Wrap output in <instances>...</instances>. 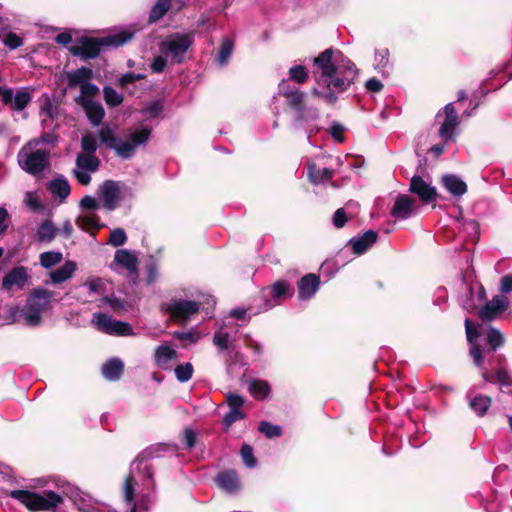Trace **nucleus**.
Instances as JSON below:
<instances>
[{
	"mask_svg": "<svg viewBox=\"0 0 512 512\" xmlns=\"http://www.w3.org/2000/svg\"><path fill=\"white\" fill-rule=\"evenodd\" d=\"M358 75L355 64L340 50L328 48L313 59V78L317 84L312 94L328 104L338 100Z\"/></svg>",
	"mask_w": 512,
	"mask_h": 512,
	"instance_id": "1",
	"label": "nucleus"
},
{
	"mask_svg": "<svg viewBox=\"0 0 512 512\" xmlns=\"http://www.w3.org/2000/svg\"><path fill=\"white\" fill-rule=\"evenodd\" d=\"M57 491L44 490L42 493H36L29 490H12L8 495L24 505L28 510L36 511H55L63 504V497L70 498L75 506L83 512H96L92 498L70 483L58 479L55 482Z\"/></svg>",
	"mask_w": 512,
	"mask_h": 512,
	"instance_id": "2",
	"label": "nucleus"
},
{
	"mask_svg": "<svg viewBox=\"0 0 512 512\" xmlns=\"http://www.w3.org/2000/svg\"><path fill=\"white\" fill-rule=\"evenodd\" d=\"M305 93L300 89L291 86L288 82L282 81L279 84L278 94L273 98L274 113L278 114L277 103L285 106L294 112L292 127L296 131L304 130L307 133V140L310 143L311 135L318 132L316 124L319 119L317 108L308 107L305 104Z\"/></svg>",
	"mask_w": 512,
	"mask_h": 512,
	"instance_id": "3",
	"label": "nucleus"
},
{
	"mask_svg": "<svg viewBox=\"0 0 512 512\" xmlns=\"http://www.w3.org/2000/svg\"><path fill=\"white\" fill-rule=\"evenodd\" d=\"M154 458V449L142 451L131 463L129 473L123 484V499L125 503H132L136 490L143 494L155 490L153 467L151 460Z\"/></svg>",
	"mask_w": 512,
	"mask_h": 512,
	"instance_id": "4",
	"label": "nucleus"
},
{
	"mask_svg": "<svg viewBox=\"0 0 512 512\" xmlns=\"http://www.w3.org/2000/svg\"><path fill=\"white\" fill-rule=\"evenodd\" d=\"M151 132V128L147 126L139 129H128L124 138H119L110 128L105 127L99 130L98 135L100 142L106 148L113 150L122 159H130L134 156L139 146L145 145L148 142Z\"/></svg>",
	"mask_w": 512,
	"mask_h": 512,
	"instance_id": "5",
	"label": "nucleus"
},
{
	"mask_svg": "<svg viewBox=\"0 0 512 512\" xmlns=\"http://www.w3.org/2000/svg\"><path fill=\"white\" fill-rule=\"evenodd\" d=\"M465 330L467 341L470 344V355L474 364L479 368L483 367L484 359L493 356L494 352L504 345V335L496 328L490 327L486 338L479 340L480 334L477 326L467 318L465 320Z\"/></svg>",
	"mask_w": 512,
	"mask_h": 512,
	"instance_id": "6",
	"label": "nucleus"
},
{
	"mask_svg": "<svg viewBox=\"0 0 512 512\" xmlns=\"http://www.w3.org/2000/svg\"><path fill=\"white\" fill-rule=\"evenodd\" d=\"M134 33L135 31L125 29L102 39L82 37L76 44L70 46L68 50L73 56H78L83 60L95 59L103 47L124 45L133 38Z\"/></svg>",
	"mask_w": 512,
	"mask_h": 512,
	"instance_id": "7",
	"label": "nucleus"
},
{
	"mask_svg": "<svg viewBox=\"0 0 512 512\" xmlns=\"http://www.w3.org/2000/svg\"><path fill=\"white\" fill-rule=\"evenodd\" d=\"M52 297L51 291L35 288L28 295L26 304L22 308H16L13 314H19L28 326H39L42 321V313L49 309Z\"/></svg>",
	"mask_w": 512,
	"mask_h": 512,
	"instance_id": "8",
	"label": "nucleus"
},
{
	"mask_svg": "<svg viewBox=\"0 0 512 512\" xmlns=\"http://www.w3.org/2000/svg\"><path fill=\"white\" fill-rule=\"evenodd\" d=\"M133 190L127 184L106 180L98 188V198L102 206L108 211H114L124 200L132 199Z\"/></svg>",
	"mask_w": 512,
	"mask_h": 512,
	"instance_id": "9",
	"label": "nucleus"
},
{
	"mask_svg": "<svg viewBox=\"0 0 512 512\" xmlns=\"http://www.w3.org/2000/svg\"><path fill=\"white\" fill-rule=\"evenodd\" d=\"M194 43L193 33H173L168 35L160 43V51L171 60L180 64L185 59V54Z\"/></svg>",
	"mask_w": 512,
	"mask_h": 512,
	"instance_id": "10",
	"label": "nucleus"
},
{
	"mask_svg": "<svg viewBox=\"0 0 512 512\" xmlns=\"http://www.w3.org/2000/svg\"><path fill=\"white\" fill-rule=\"evenodd\" d=\"M200 305L199 300L171 298L161 304V310L169 314L177 323L185 324L199 312Z\"/></svg>",
	"mask_w": 512,
	"mask_h": 512,
	"instance_id": "11",
	"label": "nucleus"
},
{
	"mask_svg": "<svg viewBox=\"0 0 512 512\" xmlns=\"http://www.w3.org/2000/svg\"><path fill=\"white\" fill-rule=\"evenodd\" d=\"M18 164L25 172L31 175L42 173L49 164V152L43 149L28 152L27 147L19 151Z\"/></svg>",
	"mask_w": 512,
	"mask_h": 512,
	"instance_id": "12",
	"label": "nucleus"
},
{
	"mask_svg": "<svg viewBox=\"0 0 512 512\" xmlns=\"http://www.w3.org/2000/svg\"><path fill=\"white\" fill-rule=\"evenodd\" d=\"M66 76L69 88H80V94L78 96L99 94V87L90 82L93 78V71L91 68L82 66L76 70L67 72Z\"/></svg>",
	"mask_w": 512,
	"mask_h": 512,
	"instance_id": "13",
	"label": "nucleus"
},
{
	"mask_svg": "<svg viewBox=\"0 0 512 512\" xmlns=\"http://www.w3.org/2000/svg\"><path fill=\"white\" fill-rule=\"evenodd\" d=\"M32 100L29 87H21L14 91L12 88L0 86V101L14 111H23Z\"/></svg>",
	"mask_w": 512,
	"mask_h": 512,
	"instance_id": "14",
	"label": "nucleus"
},
{
	"mask_svg": "<svg viewBox=\"0 0 512 512\" xmlns=\"http://www.w3.org/2000/svg\"><path fill=\"white\" fill-rule=\"evenodd\" d=\"M100 160L92 154L79 153L76 157V166L73 170L74 177L82 185L91 182V174L98 171Z\"/></svg>",
	"mask_w": 512,
	"mask_h": 512,
	"instance_id": "15",
	"label": "nucleus"
},
{
	"mask_svg": "<svg viewBox=\"0 0 512 512\" xmlns=\"http://www.w3.org/2000/svg\"><path fill=\"white\" fill-rule=\"evenodd\" d=\"M444 115V120L438 130L439 137L444 143L453 141L456 136V128L459 124V117L453 103H448L440 110L436 117Z\"/></svg>",
	"mask_w": 512,
	"mask_h": 512,
	"instance_id": "16",
	"label": "nucleus"
},
{
	"mask_svg": "<svg viewBox=\"0 0 512 512\" xmlns=\"http://www.w3.org/2000/svg\"><path fill=\"white\" fill-rule=\"evenodd\" d=\"M99 94H91L90 96H77L76 103L81 106L92 126H99L105 117L103 105L96 101L95 98Z\"/></svg>",
	"mask_w": 512,
	"mask_h": 512,
	"instance_id": "17",
	"label": "nucleus"
},
{
	"mask_svg": "<svg viewBox=\"0 0 512 512\" xmlns=\"http://www.w3.org/2000/svg\"><path fill=\"white\" fill-rule=\"evenodd\" d=\"M30 274L25 266H15L2 278L1 287L4 291L23 290L29 283Z\"/></svg>",
	"mask_w": 512,
	"mask_h": 512,
	"instance_id": "18",
	"label": "nucleus"
},
{
	"mask_svg": "<svg viewBox=\"0 0 512 512\" xmlns=\"http://www.w3.org/2000/svg\"><path fill=\"white\" fill-rule=\"evenodd\" d=\"M510 305L505 295H495L478 311V316L483 322H489L498 318Z\"/></svg>",
	"mask_w": 512,
	"mask_h": 512,
	"instance_id": "19",
	"label": "nucleus"
},
{
	"mask_svg": "<svg viewBox=\"0 0 512 512\" xmlns=\"http://www.w3.org/2000/svg\"><path fill=\"white\" fill-rule=\"evenodd\" d=\"M226 402L229 406V411L223 418V427L225 431H228L235 422L245 418V413L241 410L245 399L238 394L229 393L226 396Z\"/></svg>",
	"mask_w": 512,
	"mask_h": 512,
	"instance_id": "20",
	"label": "nucleus"
},
{
	"mask_svg": "<svg viewBox=\"0 0 512 512\" xmlns=\"http://www.w3.org/2000/svg\"><path fill=\"white\" fill-rule=\"evenodd\" d=\"M417 213L415 199L408 195H398L391 209V216L396 220H406Z\"/></svg>",
	"mask_w": 512,
	"mask_h": 512,
	"instance_id": "21",
	"label": "nucleus"
},
{
	"mask_svg": "<svg viewBox=\"0 0 512 512\" xmlns=\"http://www.w3.org/2000/svg\"><path fill=\"white\" fill-rule=\"evenodd\" d=\"M409 191L416 194L424 203H430L437 197L436 188L418 175L411 178Z\"/></svg>",
	"mask_w": 512,
	"mask_h": 512,
	"instance_id": "22",
	"label": "nucleus"
},
{
	"mask_svg": "<svg viewBox=\"0 0 512 512\" xmlns=\"http://www.w3.org/2000/svg\"><path fill=\"white\" fill-rule=\"evenodd\" d=\"M298 297L301 301L311 299L320 287V278L316 274H306L298 281Z\"/></svg>",
	"mask_w": 512,
	"mask_h": 512,
	"instance_id": "23",
	"label": "nucleus"
},
{
	"mask_svg": "<svg viewBox=\"0 0 512 512\" xmlns=\"http://www.w3.org/2000/svg\"><path fill=\"white\" fill-rule=\"evenodd\" d=\"M215 482L221 490L228 494H235L241 488L238 474L234 470L220 471L215 478Z\"/></svg>",
	"mask_w": 512,
	"mask_h": 512,
	"instance_id": "24",
	"label": "nucleus"
},
{
	"mask_svg": "<svg viewBox=\"0 0 512 512\" xmlns=\"http://www.w3.org/2000/svg\"><path fill=\"white\" fill-rule=\"evenodd\" d=\"M377 238V232L374 230H367L362 235L351 238L349 240V245H351L354 254L362 255L377 241Z\"/></svg>",
	"mask_w": 512,
	"mask_h": 512,
	"instance_id": "25",
	"label": "nucleus"
},
{
	"mask_svg": "<svg viewBox=\"0 0 512 512\" xmlns=\"http://www.w3.org/2000/svg\"><path fill=\"white\" fill-rule=\"evenodd\" d=\"M137 262L136 255L129 250L119 249L115 252L113 263L125 269L130 275L137 274Z\"/></svg>",
	"mask_w": 512,
	"mask_h": 512,
	"instance_id": "26",
	"label": "nucleus"
},
{
	"mask_svg": "<svg viewBox=\"0 0 512 512\" xmlns=\"http://www.w3.org/2000/svg\"><path fill=\"white\" fill-rule=\"evenodd\" d=\"M123 370L124 363L120 358L117 357L107 360L101 368L103 377L109 381H116L120 379Z\"/></svg>",
	"mask_w": 512,
	"mask_h": 512,
	"instance_id": "27",
	"label": "nucleus"
},
{
	"mask_svg": "<svg viewBox=\"0 0 512 512\" xmlns=\"http://www.w3.org/2000/svg\"><path fill=\"white\" fill-rule=\"evenodd\" d=\"M47 189L53 196L58 197L61 201L65 200L71 192L70 184L63 175L53 178L48 183Z\"/></svg>",
	"mask_w": 512,
	"mask_h": 512,
	"instance_id": "28",
	"label": "nucleus"
},
{
	"mask_svg": "<svg viewBox=\"0 0 512 512\" xmlns=\"http://www.w3.org/2000/svg\"><path fill=\"white\" fill-rule=\"evenodd\" d=\"M177 358V352L167 344H162L156 347L154 352L155 364L162 368L167 369L172 360Z\"/></svg>",
	"mask_w": 512,
	"mask_h": 512,
	"instance_id": "29",
	"label": "nucleus"
},
{
	"mask_svg": "<svg viewBox=\"0 0 512 512\" xmlns=\"http://www.w3.org/2000/svg\"><path fill=\"white\" fill-rule=\"evenodd\" d=\"M307 170L309 181L315 185L324 183L333 177L331 169L326 167L320 168L312 161H308Z\"/></svg>",
	"mask_w": 512,
	"mask_h": 512,
	"instance_id": "30",
	"label": "nucleus"
},
{
	"mask_svg": "<svg viewBox=\"0 0 512 512\" xmlns=\"http://www.w3.org/2000/svg\"><path fill=\"white\" fill-rule=\"evenodd\" d=\"M76 270V263L68 260L61 267L50 273V282L52 284H61L72 278Z\"/></svg>",
	"mask_w": 512,
	"mask_h": 512,
	"instance_id": "31",
	"label": "nucleus"
},
{
	"mask_svg": "<svg viewBox=\"0 0 512 512\" xmlns=\"http://www.w3.org/2000/svg\"><path fill=\"white\" fill-rule=\"evenodd\" d=\"M443 186L453 196L460 197L467 192L466 183L458 176L448 174L442 177Z\"/></svg>",
	"mask_w": 512,
	"mask_h": 512,
	"instance_id": "32",
	"label": "nucleus"
},
{
	"mask_svg": "<svg viewBox=\"0 0 512 512\" xmlns=\"http://www.w3.org/2000/svg\"><path fill=\"white\" fill-rule=\"evenodd\" d=\"M467 398L469 399V407L477 416L483 417L486 415L492 403V399L490 397L482 394L471 396L470 392H468Z\"/></svg>",
	"mask_w": 512,
	"mask_h": 512,
	"instance_id": "33",
	"label": "nucleus"
},
{
	"mask_svg": "<svg viewBox=\"0 0 512 512\" xmlns=\"http://www.w3.org/2000/svg\"><path fill=\"white\" fill-rule=\"evenodd\" d=\"M250 394L257 400L267 398L271 392L269 383L265 380L254 379L249 382L248 386Z\"/></svg>",
	"mask_w": 512,
	"mask_h": 512,
	"instance_id": "34",
	"label": "nucleus"
},
{
	"mask_svg": "<svg viewBox=\"0 0 512 512\" xmlns=\"http://www.w3.org/2000/svg\"><path fill=\"white\" fill-rule=\"evenodd\" d=\"M234 46L235 44L232 38L225 37L222 39L216 55V61L219 66H225L229 62Z\"/></svg>",
	"mask_w": 512,
	"mask_h": 512,
	"instance_id": "35",
	"label": "nucleus"
},
{
	"mask_svg": "<svg viewBox=\"0 0 512 512\" xmlns=\"http://www.w3.org/2000/svg\"><path fill=\"white\" fill-rule=\"evenodd\" d=\"M389 50L387 48H380L375 50L374 55V69L382 75L388 73L390 67Z\"/></svg>",
	"mask_w": 512,
	"mask_h": 512,
	"instance_id": "36",
	"label": "nucleus"
},
{
	"mask_svg": "<svg viewBox=\"0 0 512 512\" xmlns=\"http://www.w3.org/2000/svg\"><path fill=\"white\" fill-rule=\"evenodd\" d=\"M57 229L50 221H43L38 226L35 239L38 242H51L56 236Z\"/></svg>",
	"mask_w": 512,
	"mask_h": 512,
	"instance_id": "37",
	"label": "nucleus"
},
{
	"mask_svg": "<svg viewBox=\"0 0 512 512\" xmlns=\"http://www.w3.org/2000/svg\"><path fill=\"white\" fill-rule=\"evenodd\" d=\"M213 344L220 352L227 351L231 348V336L224 326L219 327L213 334Z\"/></svg>",
	"mask_w": 512,
	"mask_h": 512,
	"instance_id": "38",
	"label": "nucleus"
},
{
	"mask_svg": "<svg viewBox=\"0 0 512 512\" xmlns=\"http://www.w3.org/2000/svg\"><path fill=\"white\" fill-rule=\"evenodd\" d=\"M171 7V3L168 1L157 0V2L152 6L149 16L148 22L153 24L163 18L165 14L169 11Z\"/></svg>",
	"mask_w": 512,
	"mask_h": 512,
	"instance_id": "39",
	"label": "nucleus"
},
{
	"mask_svg": "<svg viewBox=\"0 0 512 512\" xmlns=\"http://www.w3.org/2000/svg\"><path fill=\"white\" fill-rule=\"evenodd\" d=\"M75 223L77 227L84 231L99 229L102 227L99 223L98 217L94 214H81L77 217Z\"/></svg>",
	"mask_w": 512,
	"mask_h": 512,
	"instance_id": "40",
	"label": "nucleus"
},
{
	"mask_svg": "<svg viewBox=\"0 0 512 512\" xmlns=\"http://www.w3.org/2000/svg\"><path fill=\"white\" fill-rule=\"evenodd\" d=\"M482 377L487 382H498L502 386H510L512 383V379L509 375V373L503 369L499 368L495 375L489 374L487 370H484L482 373Z\"/></svg>",
	"mask_w": 512,
	"mask_h": 512,
	"instance_id": "41",
	"label": "nucleus"
},
{
	"mask_svg": "<svg viewBox=\"0 0 512 512\" xmlns=\"http://www.w3.org/2000/svg\"><path fill=\"white\" fill-rule=\"evenodd\" d=\"M103 98L106 105L110 108L118 107L122 104L124 97L111 86L103 87Z\"/></svg>",
	"mask_w": 512,
	"mask_h": 512,
	"instance_id": "42",
	"label": "nucleus"
},
{
	"mask_svg": "<svg viewBox=\"0 0 512 512\" xmlns=\"http://www.w3.org/2000/svg\"><path fill=\"white\" fill-rule=\"evenodd\" d=\"M112 321L113 318L111 316L102 312L94 313L92 317V323L96 329L105 334L109 333Z\"/></svg>",
	"mask_w": 512,
	"mask_h": 512,
	"instance_id": "43",
	"label": "nucleus"
},
{
	"mask_svg": "<svg viewBox=\"0 0 512 512\" xmlns=\"http://www.w3.org/2000/svg\"><path fill=\"white\" fill-rule=\"evenodd\" d=\"M63 255L58 251H47L40 254V265L45 269H50L62 261Z\"/></svg>",
	"mask_w": 512,
	"mask_h": 512,
	"instance_id": "44",
	"label": "nucleus"
},
{
	"mask_svg": "<svg viewBox=\"0 0 512 512\" xmlns=\"http://www.w3.org/2000/svg\"><path fill=\"white\" fill-rule=\"evenodd\" d=\"M108 334L115 336H131L134 335V332L129 323L113 319Z\"/></svg>",
	"mask_w": 512,
	"mask_h": 512,
	"instance_id": "45",
	"label": "nucleus"
},
{
	"mask_svg": "<svg viewBox=\"0 0 512 512\" xmlns=\"http://www.w3.org/2000/svg\"><path fill=\"white\" fill-rule=\"evenodd\" d=\"M84 286L88 289L90 295L102 294L106 291V283L99 277L88 278L85 281Z\"/></svg>",
	"mask_w": 512,
	"mask_h": 512,
	"instance_id": "46",
	"label": "nucleus"
},
{
	"mask_svg": "<svg viewBox=\"0 0 512 512\" xmlns=\"http://www.w3.org/2000/svg\"><path fill=\"white\" fill-rule=\"evenodd\" d=\"M270 294L273 299L278 300L287 295H291L292 291L288 285V283L284 280L276 281L270 289Z\"/></svg>",
	"mask_w": 512,
	"mask_h": 512,
	"instance_id": "47",
	"label": "nucleus"
},
{
	"mask_svg": "<svg viewBox=\"0 0 512 512\" xmlns=\"http://www.w3.org/2000/svg\"><path fill=\"white\" fill-rule=\"evenodd\" d=\"M193 366L191 363H182L175 367L174 372L177 380L181 383H185L192 378Z\"/></svg>",
	"mask_w": 512,
	"mask_h": 512,
	"instance_id": "48",
	"label": "nucleus"
},
{
	"mask_svg": "<svg viewBox=\"0 0 512 512\" xmlns=\"http://www.w3.org/2000/svg\"><path fill=\"white\" fill-rule=\"evenodd\" d=\"M258 430L267 438H276L282 435V429L278 425H273L268 421H261Z\"/></svg>",
	"mask_w": 512,
	"mask_h": 512,
	"instance_id": "49",
	"label": "nucleus"
},
{
	"mask_svg": "<svg viewBox=\"0 0 512 512\" xmlns=\"http://www.w3.org/2000/svg\"><path fill=\"white\" fill-rule=\"evenodd\" d=\"M289 79L296 83H305L308 79V72L303 65H295L289 69Z\"/></svg>",
	"mask_w": 512,
	"mask_h": 512,
	"instance_id": "50",
	"label": "nucleus"
},
{
	"mask_svg": "<svg viewBox=\"0 0 512 512\" xmlns=\"http://www.w3.org/2000/svg\"><path fill=\"white\" fill-rule=\"evenodd\" d=\"M243 463L248 468H254L257 465V460L254 457L253 448L248 444H243L240 450Z\"/></svg>",
	"mask_w": 512,
	"mask_h": 512,
	"instance_id": "51",
	"label": "nucleus"
},
{
	"mask_svg": "<svg viewBox=\"0 0 512 512\" xmlns=\"http://www.w3.org/2000/svg\"><path fill=\"white\" fill-rule=\"evenodd\" d=\"M127 242V235L122 228H115L111 231L108 243L113 247H119Z\"/></svg>",
	"mask_w": 512,
	"mask_h": 512,
	"instance_id": "52",
	"label": "nucleus"
},
{
	"mask_svg": "<svg viewBox=\"0 0 512 512\" xmlns=\"http://www.w3.org/2000/svg\"><path fill=\"white\" fill-rule=\"evenodd\" d=\"M81 148L83 150V154H92L97 150V141L92 135H84L81 139Z\"/></svg>",
	"mask_w": 512,
	"mask_h": 512,
	"instance_id": "53",
	"label": "nucleus"
},
{
	"mask_svg": "<svg viewBox=\"0 0 512 512\" xmlns=\"http://www.w3.org/2000/svg\"><path fill=\"white\" fill-rule=\"evenodd\" d=\"M162 110L163 105L160 101H152L143 109L142 112L148 118H157L162 113Z\"/></svg>",
	"mask_w": 512,
	"mask_h": 512,
	"instance_id": "54",
	"label": "nucleus"
},
{
	"mask_svg": "<svg viewBox=\"0 0 512 512\" xmlns=\"http://www.w3.org/2000/svg\"><path fill=\"white\" fill-rule=\"evenodd\" d=\"M146 274V281L148 284H153L154 282L157 281L159 276V267L153 258H151L150 261L147 263Z\"/></svg>",
	"mask_w": 512,
	"mask_h": 512,
	"instance_id": "55",
	"label": "nucleus"
},
{
	"mask_svg": "<svg viewBox=\"0 0 512 512\" xmlns=\"http://www.w3.org/2000/svg\"><path fill=\"white\" fill-rule=\"evenodd\" d=\"M145 77L146 76L143 73L127 72V73L121 75V77L117 80V85L124 88L128 84L138 81V80H142Z\"/></svg>",
	"mask_w": 512,
	"mask_h": 512,
	"instance_id": "56",
	"label": "nucleus"
},
{
	"mask_svg": "<svg viewBox=\"0 0 512 512\" xmlns=\"http://www.w3.org/2000/svg\"><path fill=\"white\" fill-rule=\"evenodd\" d=\"M104 304L109 305L113 312L118 313L125 309V301L116 297H103L101 300Z\"/></svg>",
	"mask_w": 512,
	"mask_h": 512,
	"instance_id": "57",
	"label": "nucleus"
},
{
	"mask_svg": "<svg viewBox=\"0 0 512 512\" xmlns=\"http://www.w3.org/2000/svg\"><path fill=\"white\" fill-rule=\"evenodd\" d=\"M80 207L85 211H96L100 208L99 201L92 196H84L80 201Z\"/></svg>",
	"mask_w": 512,
	"mask_h": 512,
	"instance_id": "58",
	"label": "nucleus"
},
{
	"mask_svg": "<svg viewBox=\"0 0 512 512\" xmlns=\"http://www.w3.org/2000/svg\"><path fill=\"white\" fill-rule=\"evenodd\" d=\"M150 496L147 494L141 495L138 502L135 501V497L133 498L132 503H126L130 507V512H136L137 508L147 510L150 504Z\"/></svg>",
	"mask_w": 512,
	"mask_h": 512,
	"instance_id": "59",
	"label": "nucleus"
},
{
	"mask_svg": "<svg viewBox=\"0 0 512 512\" xmlns=\"http://www.w3.org/2000/svg\"><path fill=\"white\" fill-rule=\"evenodd\" d=\"M510 68H511V64H510V63H506V64H504V65H502V66H500V67H496V68H494V69H492V70L490 71V77H489V79H491V78H493V77H495V76H497V75H499V74H502V73L509 74V75H508V78H507L504 82H502V83L498 84V85L496 86V88L501 87V86H502V85H504L506 82H508L509 80H511V79H512V73L510 72Z\"/></svg>",
	"mask_w": 512,
	"mask_h": 512,
	"instance_id": "60",
	"label": "nucleus"
},
{
	"mask_svg": "<svg viewBox=\"0 0 512 512\" xmlns=\"http://www.w3.org/2000/svg\"><path fill=\"white\" fill-rule=\"evenodd\" d=\"M182 442L187 449L190 450L194 448L196 444V433L192 429L186 428L183 431Z\"/></svg>",
	"mask_w": 512,
	"mask_h": 512,
	"instance_id": "61",
	"label": "nucleus"
},
{
	"mask_svg": "<svg viewBox=\"0 0 512 512\" xmlns=\"http://www.w3.org/2000/svg\"><path fill=\"white\" fill-rule=\"evenodd\" d=\"M3 43L10 49H16L23 44L22 39L15 33H8L3 39Z\"/></svg>",
	"mask_w": 512,
	"mask_h": 512,
	"instance_id": "62",
	"label": "nucleus"
},
{
	"mask_svg": "<svg viewBox=\"0 0 512 512\" xmlns=\"http://www.w3.org/2000/svg\"><path fill=\"white\" fill-rule=\"evenodd\" d=\"M499 290L503 294L512 292V274H506L501 277L499 283Z\"/></svg>",
	"mask_w": 512,
	"mask_h": 512,
	"instance_id": "63",
	"label": "nucleus"
},
{
	"mask_svg": "<svg viewBox=\"0 0 512 512\" xmlns=\"http://www.w3.org/2000/svg\"><path fill=\"white\" fill-rule=\"evenodd\" d=\"M347 222L346 212L344 208H339L333 215V224L337 228H342Z\"/></svg>",
	"mask_w": 512,
	"mask_h": 512,
	"instance_id": "64",
	"label": "nucleus"
}]
</instances>
